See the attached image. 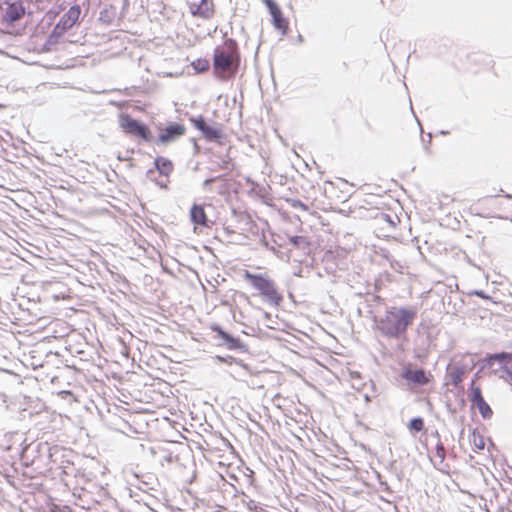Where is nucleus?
I'll use <instances>...</instances> for the list:
<instances>
[{"label":"nucleus","instance_id":"29","mask_svg":"<svg viewBox=\"0 0 512 512\" xmlns=\"http://www.w3.org/2000/svg\"><path fill=\"white\" fill-rule=\"evenodd\" d=\"M59 35H60V34H51V35H50V40H51V39L56 38V36H59Z\"/></svg>","mask_w":512,"mask_h":512},{"label":"nucleus","instance_id":"10","mask_svg":"<svg viewBox=\"0 0 512 512\" xmlns=\"http://www.w3.org/2000/svg\"><path fill=\"white\" fill-rule=\"evenodd\" d=\"M402 377L408 382L418 385H426L433 379L431 372H426L424 369L414 370L409 367L404 368Z\"/></svg>","mask_w":512,"mask_h":512},{"label":"nucleus","instance_id":"3","mask_svg":"<svg viewBox=\"0 0 512 512\" xmlns=\"http://www.w3.org/2000/svg\"><path fill=\"white\" fill-rule=\"evenodd\" d=\"M244 279L259 292L265 300L272 304L279 305L283 297L278 291L274 281L266 274H253L246 270L243 273Z\"/></svg>","mask_w":512,"mask_h":512},{"label":"nucleus","instance_id":"24","mask_svg":"<svg viewBox=\"0 0 512 512\" xmlns=\"http://www.w3.org/2000/svg\"><path fill=\"white\" fill-rule=\"evenodd\" d=\"M303 238L300 237V236H294V237H291L290 241L293 245L295 246H299L300 243L302 242Z\"/></svg>","mask_w":512,"mask_h":512},{"label":"nucleus","instance_id":"13","mask_svg":"<svg viewBox=\"0 0 512 512\" xmlns=\"http://www.w3.org/2000/svg\"><path fill=\"white\" fill-rule=\"evenodd\" d=\"M80 15V6H71L69 10L61 17L57 27H60L63 30L72 28L78 22Z\"/></svg>","mask_w":512,"mask_h":512},{"label":"nucleus","instance_id":"20","mask_svg":"<svg viewBox=\"0 0 512 512\" xmlns=\"http://www.w3.org/2000/svg\"><path fill=\"white\" fill-rule=\"evenodd\" d=\"M446 459V450L441 442H438L433 454V460L435 465L441 466L444 464Z\"/></svg>","mask_w":512,"mask_h":512},{"label":"nucleus","instance_id":"21","mask_svg":"<svg viewBox=\"0 0 512 512\" xmlns=\"http://www.w3.org/2000/svg\"><path fill=\"white\" fill-rule=\"evenodd\" d=\"M408 427L411 431L420 432L424 429V421L420 417L413 418L410 420Z\"/></svg>","mask_w":512,"mask_h":512},{"label":"nucleus","instance_id":"30","mask_svg":"<svg viewBox=\"0 0 512 512\" xmlns=\"http://www.w3.org/2000/svg\"><path fill=\"white\" fill-rule=\"evenodd\" d=\"M60 394L61 395H63V394L68 395V394H70V391H61Z\"/></svg>","mask_w":512,"mask_h":512},{"label":"nucleus","instance_id":"22","mask_svg":"<svg viewBox=\"0 0 512 512\" xmlns=\"http://www.w3.org/2000/svg\"><path fill=\"white\" fill-rule=\"evenodd\" d=\"M193 66L198 71L203 72V71L208 70L209 62L206 59H198L196 62L193 63Z\"/></svg>","mask_w":512,"mask_h":512},{"label":"nucleus","instance_id":"17","mask_svg":"<svg viewBox=\"0 0 512 512\" xmlns=\"http://www.w3.org/2000/svg\"><path fill=\"white\" fill-rule=\"evenodd\" d=\"M512 361V354L510 353H499V354H493L487 357V363L489 365H493L495 362H498L501 364V368L508 366Z\"/></svg>","mask_w":512,"mask_h":512},{"label":"nucleus","instance_id":"11","mask_svg":"<svg viewBox=\"0 0 512 512\" xmlns=\"http://www.w3.org/2000/svg\"><path fill=\"white\" fill-rule=\"evenodd\" d=\"M154 164H155L156 170L162 176L161 179L154 180L155 183L160 188H167V185H168V182H169L168 178H169L170 174L173 171V164H172V162L170 160L166 159V158L157 157L155 159V161H154Z\"/></svg>","mask_w":512,"mask_h":512},{"label":"nucleus","instance_id":"16","mask_svg":"<svg viewBox=\"0 0 512 512\" xmlns=\"http://www.w3.org/2000/svg\"><path fill=\"white\" fill-rule=\"evenodd\" d=\"M212 330L217 332L218 336L225 341L230 349H236L240 347V340L232 337L225 331H223L219 326L215 325L212 327Z\"/></svg>","mask_w":512,"mask_h":512},{"label":"nucleus","instance_id":"6","mask_svg":"<svg viewBox=\"0 0 512 512\" xmlns=\"http://www.w3.org/2000/svg\"><path fill=\"white\" fill-rule=\"evenodd\" d=\"M262 3L268 9L274 27L286 32L289 29V19L284 15L279 4L275 0H262Z\"/></svg>","mask_w":512,"mask_h":512},{"label":"nucleus","instance_id":"12","mask_svg":"<svg viewBox=\"0 0 512 512\" xmlns=\"http://www.w3.org/2000/svg\"><path fill=\"white\" fill-rule=\"evenodd\" d=\"M25 15V7L21 1L7 3V8L3 15V21L12 24L20 20Z\"/></svg>","mask_w":512,"mask_h":512},{"label":"nucleus","instance_id":"23","mask_svg":"<svg viewBox=\"0 0 512 512\" xmlns=\"http://www.w3.org/2000/svg\"><path fill=\"white\" fill-rule=\"evenodd\" d=\"M501 377L512 384V370L508 366L503 367Z\"/></svg>","mask_w":512,"mask_h":512},{"label":"nucleus","instance_id":"19","mask_svg":"<svg viewBox=\"0 0 512 512\" xmlns=\"http://www.w3.org/2000/svg\"><path fill=\"white\" fill-rule=\"evenodd\" d=\"M44 36L45 34H31V40L33 43L38 44L39 42H41L39 45L33 47V51L37 53H42L49 50V48L46 45V40L43 39Z\"/></svg>","mask_w":512,"mask_h":512},{"label":"nucleus","instance_id":"9","mask_svg":"<svg viewBox=\"0 0 512 512\" xmlns=\"http://www.w3.org/2000/svg\"><path fill=\"white\" fill-rule=\"evenodd\" d=\"M193 126L199 130L205 139L215 141L221 138L222 133L218 128L208 125L202 116L190 119Z\"/></svg>","mask_w":512,"mask_h":512},{"label":"nucleus","instance_id":"4","mask_svg":"<svg viewBox=\"0 0 512 512\" xmlns=\"http://www.w3.org/2000/svg\"><path fill=\"white\" fill-rule=\"evenodd\" d=\"M119 127L125 134L134 138L145 142L152 140L150 128L127 113H121L119 115Z\"/></svg>","mask_w":512,"mask_h":512},{"label":"nucleus","instance_id":"2","mask_svg":"<svg viewBox=\"0 0 512 512\" xmlns=\"http://www.w3.org/2000/svg\"><path fill=\"white\" fill-rule=\"evenodd\" d=\"M416 311L409 308L393 307L386 314V335L405 336L407 328L414 322Z\"/></svg>","mask_w":512,"mask_h":512},{"label":"nucleus","instance_id":"18","mask_svg":"<svg viewBox=\"0 0 512 512\" xmlns=\"http://www.w3.org/2000/svg\"><path fill=\"white\" fill-rule=\"evenodd\" d=\"M470 443L475 452H478L485 448V439H484L483 435L481 434V432L477 429H474L472 431V434L470 436Z\"/></svg>","mask_w":512,"mask_h":512},{"label":"nucleus","instance_id":"26","mask_svg":"<svg viewBox=\"0 0 512 512\" xmlns=\"http://www.w3.org/2000/svg\"><path fill=\"white\" fill-rule=\"evenodd\" d=\"M217 178H212V179H207L205 180L204 182V186L207 187L210 183H212L213 181H215Z\"/></svg>","mask_w":512,"mask_h":512},{"label":"nucleus","instance_id":"15","mask_svg":"<svg viewBox=\"0 0 512 512\" xmlns=\"http://www.w3.org/2000/svg\"><path fill=\"white\" fill-rule=\"evenodd\" d=\"M467 372L464 366H451L448 368L447 375L451 383L457 387L463 381Z\"/></svg>","mask_w":512,"mask_h":512},{"label":"nucleus","instance_id":"5","mask_svg":"<svg viewBox=\"0 0 512 512\" xmlns=\"http://www.w3.org/2000/svg\"><path fill=\"white\" fill-rule=\"evenodd\" d=\"M186 134V127L182 123L171 122L166 126L158 127L157 142L163 145L175 142Z\"/></svg>","mask_w":512,"mask_h":512},{"label":"nucleus","instance_id":"8","mask_svg":"<svg viewBox=\"0 0 512 512\" xmlns=\"http://www.w3.org/2000/svg\"><path fill=\"white\" fill-rule=\"evenodd\" d=\"M470 401L473 406L478 408L479 413L484 419H489L492 417L493 411L489 404L485 401L479 386H474V384H472Z\"/></svg>","mask_w":512,"mask_h":512},{"label":"nucleus","instance_id":"28","mask_svg":"<svg viewBox=\"0 0 512 512\" xmlns=\"http://www.w3.org/2000/svg\"><path fill=\"white\" fill-rule=\"evenodd\" d=\"M147 174L152 179V175L154 174V170H152V169L149 170Z\"/></svg>","mask_w":512,"mask_h":512},{"label":"nucleus","instance_id":"27","mask_svg":"<svg viewBox=\"0 0 512 512\" xmlns=\"http://www.w3.org/2000/svg\"><path fill=\"white\" fill-rule=\"evenodd\" d=\"M230 166H233V165H232L231 161H230V160H228V161H225V162H224V166H223V168L228 169Z\"/></svg>","mask_w":512,"mask_h":512},{"label":"nucleus","instance_id":"1","mask_svg":"<svg viewBox=\"0 0 512 512\" xmlns=\"http://www.w3.org/2000/svg\"><path fill=\"white\" fill-rule=\"evenodd\" d=\"M240 63V54L236 41L225 39L214 50L213 70L216 77L230 79L235 76Z\"/></svg>","mask_w":512,"mask_h":512},{"label":"nucleus","instance_id":"25","mask_svg":"<svg viewBox=\"0 0 512 512\" xmlns=\"http://www.w3.org/2000/svg\"><path fill=\"white\" fill-rule=\"evenodd\" d=\"M475 294L483 299H488L489 297L484 294L483 291H476Z\"/></svg>","mask_w":512,"mask_h":512},{"label":"nucleus","instance_id":"7","mask_svg":"<svg viewBox=\"0 0 512 512\" xmlns=\"http://www.w3.org/2000/svg\"><path fill=\"white\" fill-rule=\"evenodd\" d=\"M188 6L192 15L203 19H209L214 14L213 0H189Z\"/></svg>","mask_w":512,"mask_h":512},{"label":"nucleus","instance_id":"14","mask_svg":"<svg viewBox=\"0 0 512 512\" xmlns=\"http://www.w3.org/2000/svg\"><path fill=\"white\" fill-rule=\"evenodd\" d=\"M190 219L196 226L208 227V217L202 205L194 204L190 209Z\"/></svg>","mask_w":512,"mask_h":512}]
</instances>
